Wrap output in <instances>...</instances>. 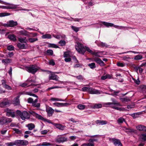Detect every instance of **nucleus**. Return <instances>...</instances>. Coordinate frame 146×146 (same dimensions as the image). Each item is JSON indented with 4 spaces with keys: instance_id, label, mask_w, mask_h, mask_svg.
I'll use <instances>...</instances> for the list:
<instances>
[{
    "instance_id": "obj_1",
    "label": "nucleus",
    "mask_w": 146,
    "mask_h": 146,
    "mask_svg": "<svg viewBox=\"0 0 146 146\" xmlns=\"http://www.w3.org/2000/svg\"><path fill=\"white\" fill-rule=\"evenodd\" d=\"M3 4L7 5V6H1V9H15L17 8V5H14L5 2L3 1L1 3Z\"/></svg>"
},
{
    "instance_id": "obj_2",
    "label": "nucleus",
    "mask_w": 146,
    "mask_h": 146,
    "mask_svg": "<svg viewBox=\"0 0 146 146\" xmlns=\"http://www.w3.org/2000/svg\"><path fill=\"white\" fill-rule=\"evenodd\" d=\"M83 92H88L90 94H100V93L98 90H96L89 87H84L82 88Z\"/></svg>"
},
{
    "instance_id": "obj_3",
    "label": "nucleus",
    "mask_w": 146,
    "mask_h": 146,
    "mask_svg": "<svg viewBox=\"0 0 146 146\" xmlns=\"http://www.w3.org/2000/svg\"><path fill=\"white\" fill-rule=\"evenodd\" d=\"M17 113L20 116L22 120H25L26 119H29L30 118L29 113L27 111H24L21 112L19 110H17L16 111Z\"/></svg>"
},
{
    "instance_id": "obj_4",
    "label": "nucleus",
    "mask_w": 146,
    "mask_h": 146,
    "mask_svg": "<svg viewBox=\"0 0 146 146\" xmlns=\"http://www.w3.org/2000/svg\"><path fill=\"white\" fill-rule=\"evenodd\" d=\"M26 69L29 72L34 74L39 69V68L36 65H32L27 66Z\"/></svg>"
},
{
    "instance_id": "obj_5",
    "label": "nucleus",
    "mask_w": 146,
    "mask_h": 146,
    "mask_svg": "<svg viewBox=\"0 0 146 146\" xmlns=\"http://www.w3.org/2000/svg\"><path fill=\"white\" fill-rule=\"evenodd\" d=\"M21 29H23V30L20 31L18 32V33L19 35L27 36V37H30V35L31 34L33 35L34 36H36L37 35V33H36L33 34L32 33H30L27 31L23 28H21Z\"/></svg>"
},
{
    "instance_id": "obj_6",
    "label": "nucleus",
    "mask_w": 146,
    "mask_h": 146,
    "mask_svg": "<svg viewBox=\"0 0 146 146\" xmlns=\"http://www.w3.org/2000/svg\"><path fill=\"white\" fill-rule=\"evenodd\" d=\"M12 119L11 118L5 117H2L0 118V124L3 125L5 124H8L11 123Z\"/></svg>"
},
{
    "instance_id": "obj_7",
    "label": "nucleus",
    "mask_w": 146,
    "mask_h": 146,
    "mask_svg": "<svg viewBox=\"0 0 146 146\" xmlns=\"http://www.w3.org/2000/svg\"><path fill=\"white\" fill-rule=\"evenodd\" d=\"M88 48L86 46H75V48L77 52L79 53L84 54L86 51H87V48Z\"/></svg>"
},
{
    "instance_id": "obj_8",
    "label": "nucleus",
    "mask_w": 146,
    "mask_h": 146,
    "mask_svg": "<svg viewBox=\"0 0 146 146\" xmlns=\"http://www.w3.org/2000/svg\"><path fill=\"white\" fill-rule=\"evenodd\" d=\"M46 110L48 116L49 117L52 116L54 111V110L48 106H46Z\"/></svg>"
},
{
    "instance_id": "obj_9",
    "label": "nucleus",
    "mask_w": 146,
    "mask_h": 146,
    "mask_svg": "<svg viewBox=\"0 0 146 146\" xmlns=\"http://www.w3.org/2000/svg\"><path fill=\"white\" fill-rule=\"evenodd\" d=\"M10 105L9 101L7 99H4L0 103V106L1 108H5Z\"/></svg>"
},
{
    "instance_id": "obj_10",
    "label": "nucleus",
    "mask_w": 146,
    "mask_h": 146,
    "mask_svg": "<svg viewBox=\"0 0 146 146\" xmlns=\"http://www.w3.org/2000/svg\"><path fill=\"white\" fill-rule=\"evenodd\" d=\"M67 141V138L63 136L58 137L55 139V141L58 143H63Z\"/></svg>"
},
{
    "instance_id": "obj_11",
    "label": "nucleus",
    "mask_w": 146,
    "mask_h": 146,
    "mask_svg": "<svg viewBox=\"0 0 146 146\" xmlns=\"http://www.w3.org/2000/svg\"><path fill=\"white\" fill-rule=\"evenodd\" d=\"M111 100L112 102H108L106 103V104L107 105H113L115 106H121L120 104L115 99L111 98Z\"/></svg>"
},
{
    "instance_id": "obj_12",
    "label": "nucleus",
    "mask_w": 146,
    "mask_h": 146,
    "mask_svg": "<svg viewBox=\"0 0 146 146\" xmlns=\"http://www.w3.org/2000/svg\"><path fill=\"white\" fill-rule=\"evenodd\" d=\"M111 140L115 146H122V144L119 139L113 138L111 139Z\"/></svg>"
},
{
    "instance_id": "obj_13",
    "label": "nucleus",
    "mask_w": 146,
    "mask_h": 146,
    "mask_svg": "<svg viewBox=\"0 0 146 146\" xmlns=\"http://www.w3.org/2000/svg\"><path fill=\"white\" fill-rule=\"evenodd\" d=\"M6 112V115L8 117H14L15 116V112L13 110L7 109V110Z\"/></svg>"
},
{
    "instance_id": "obj_14",
    "label": "nucleus",
    "mask_w": 146,
    "mask_h": 146,
    "mask_svg": "<svg viewBox=\"0 0 146 146\" xmlns=\"http://www.w3.org/2000/svg\"><path fill=\"white\" fill-rule=\"evenodd\" d=\"M92 61H95L101 66H103L104 65V62L100 58H93V60Z\"/></svg>"
},
{
    "instance_id": "obj_15",
    "label": "nucleus",
    "mask_w": 146,
    "mask_h": 146,
    "mask_svg": "<svg viewBox=\"0 0 146 146\" xmlns=\"http://www.w3.org/2000/svg\"><path fill=\"white\" fill-rule=\"evenodd\" d=\"M53 105L58 107L67 106L70 105L68 103H61L59 102H56L53 103Z\"/></svg>"
},
{
    "instance_id": "obj_16",
    "label": "nucleus",
    "mask_w": 146,
    "mask_h": 146,
    "mask_svg": "<svg viewBox=\"0 0 146 146\" xmlns=\"http://www.w3.org/2000/svg\"><path fill=\"white\" fill-rule=\"evenodd\" d=\"M87 51L90 53L92 55H94L96 56L100 57V56L99 55V54L100 53H102V52H93L91 49H90L89 48H87Z\"/></svg>"
},
{
    "instance_id": "obj_17",
    "label": "nucleus",
    "mask_w": 146,
    "mask_h": 146,
    "mask_svg": "<svg viewBox=\"0 0 146 146\" xmlns=\"http://www.w3.org/2000/svg\"><path fill=\"white\" fill-rule=\"evenodd\" d=\"M48 77L50 80H54L56 81H58L59 78V77L57 75L52 74H49Z\"/></svg>"
},
{
    "instance_id": "obj_18",
    "label": "nucleus",
    "mask_w": 146,
    "mask_h": 146,
    "mask_svg": "<svg viewBox=\"0 0 146 146\" xmlns=\"http://www.w3.org/2000/svg\"><path fill=\"white\" fill-rule=\"evenodd\" d=\"M136 128L139 131H146V127L142 125H139L136 127Z\"/></svg>"
},
{
    "instance_id": "obj_19",
    "label": "nucleus",
    "mask_w": 146,
    "mask_h": 146,
    "mask_svg": "<svg viewBox=\"0 0 146 146\" xmlns=\"http://www.w3.org/2000/svg\"><path fill=\"white\" fill-rule=\"evenodd\" d=\"M31 113L33 115L35 116L37 118L44 121V118L41 115L38 114V113H36L33 111H32Z\"/></svg>"
},
{
    "instance_id": "obj_20",
    "label": "nucleus",
    "mask_w": 146,
    "mask_h": 146,
    "mask_svg": "<svg viewBox=\"0 0 146 146\" xmlns=\"http://www.w3.org/2000/svg\"><path fill=\"white\" fill-rule=\"evenodd\" d=\"M43 35L42 36L41 38L43 39H49L52 38V37L51 35L50 34L46 33L43 35V33H40Z\"/></svg>"
},
{
    "instance_id": "obj_21",
    "label": "nucleus",
    "mask_w": 146,
    "mask_h": 146,
    "mask_svg": "<svg viewBox=\"0 0 146 146\" xmlns=\"http://www.w3.org/2000/svg\"><path fill=\"white\" fill-rule=\"evenodd\" d=\"M9 27H13L16 26L18 25L17 21H15L13 20H10L9 21Z\"/></svg>"
},
{
    "instance_id": "obj_22",
    "label": "nucleus",
    "mask_w": 146,
    "mask_h": 146,
    "mask_svg": "<svg viewBox=\"0 0 146 146\" xmlns=\"http://www.w3.org/2000/svg\"><path fill=\"white\" fill-rule=\"evenodd\" d=\"M18 39V41L22 43L27 44V42H28V40L26 37L19 38Z\"/></svg>"
},
{
    "instance_id": "obj_23",
    "label": "nucleus",
    "mask_w": 146,
    "mask_h": 146,
    "mask_svg": "<svg viewBox=\"0 0 146 146\" xmlns=\"http://www.w3.org/2000/svg\"><path fill=\"white\" fill-rule=\"evenodd\" d=\"M95 123L97 124H99L102 125H106L107 124V121L105 120H98L95 121Z\"/></svg>"
},
{
    "instance_id": "obj_24",
    "label": "nucleus",
    "mask_w": 146,
    "mask_h": 146,
    "mask_svg": "<svg viewBox=\"0 0 146 146\" xmlns=\"http://www.w3.org/2000/svg\"><path fill=\"white\" fill-rule=\"evenodd\" d=\"M20 97L19 96L16 97L14 100L13 101V104L16 105H18L20 104V101L19 98Z\"/></svg>"
},
{
    "instance_id": "obj_25",
    "label": "nucleus",
    "mask_w": 146,
    "mask_h": 146,
    "mask_svg": "<svg viewBox=\"0 0 146 146\" xmlns=\"http://www.w3.org/2000/svg\"><path fill=\"white\" fill-rule=\"evenodd\" d=\"M55 126L56 128L62 130H64L66 127L65 126L59 124H56Z\"/></svg>"
},
{
    "instance_id": "obj_26",
    "label": "nucleus",
    "mask_w": 146,
    "mask_h": 146,
    "mask_svg": "<svg viewBox=\"0 0 146 146\" xmlns=\"http://www.w3.org/2000/svg\"><path fill=\"white\" fill-rule=\"evenodd\" d=\"M102 22L103 25L108 28L110 27H112L113 25V23H108L104 21H102Z\"/></svg>"
},
{
    "instance_id": "obj_27",
    "label": "nucleus",
    "mask_w": 146,
    "mask_h": 146,
    "mask_svg": "<svg viewBox=\"0 0 146 146\" xmlns=\"http://www.w3.org/2000/svg\"><path fill=\"white\" fill-rule=\"evenodd\" d=\"M8 38L11 40L13 41H16V36L14 35H9L8 36Z\"/></svg>"
},
{
    "instance_id": "obj_28",
    "label": "nucleus",
    "mask_w": 146,
    "mask_h": 146,
    "mask_svg": "<svg viewBox=\"0 0 146 146\" xmlns=\"http://www.w3.org/2000/svg\"><path fill=\"white\" fill-rule=\"evenodd\" d=\"M26 127H28L29 130H31L35 127V126L34 124L30 123L27 124Z\"/></svg>"
},
{
    "instance_id": "obj_29",
    "label": "nucleus",
    "mask_w": 146,
    "mask_h": 146,
    "mask_svg": "<svg viewBox=\"0 0 146 146\" xmlns=\"http://www.w3.org/2000/svg\"><path fill=\"white\" fill-rule=\"evenodd\" d=\"M12 61V60L10 59L7 58L3 59L2 60V62L4 64H7L10 63Z\"/></svg>"
},
{
    "instance_id": "obj_30",
    "label": "nucleus",
    "mask_w": 146,
    "mask_h": 146,
    "mask_svg": "<svg viewBox=\"0 0 146 146\" xmlns=\"http://www.w3.org/2000/svg\"><path fill=\"white\" fill-rule=\"evenodd\" d=\"M89 143L83 144L81 146H94V143H93L91 141H88Z\"/></svg>"
},
{
    "instance_id": "obj_31",
    "label": "nucleus",
    "mask_w": 146,
    "mask_h": 146,
    "mask_svg": "<svg viewBox=\"0 0 146 146\" xmlns=\"http://www.w3.org/2000/svg\"><path fill=\"white\" fill-rule=\"evenodd\" d=\"M11 13L7 12H3L0 13V17H3L9 16L11 15Z\"/></svg>"
},
{
    "instance_id": "obj_32",
    "label": "nucleus",
    "mask_w": 146,
    "mask_h": 146,
    "mask_svg": "<svg viewBox=\"0 0 146 146\" xmlns=\"http://www.w3.org/2000/svg\"><path fill=\"white\" fill-rule=\"evenodd\" d=\"M120 100L123 102H128L130 100L129 98L127 97H126L124 98H120Z\"/></svg>"
},
{
    "instance_id": "obj_33",
    "label": "nucleus",
    "mask_w": 146,
    "mask_h": 146,
    "mask_svg": "<svg viewBox=\"0 0 146 146\" xmlns=\"http://www.w3.org/2000/svg\"><path fill=\"white\" fill-rule=\"evenodd\" d=\"M123 122H125V119L122 117L119 118L117 120V122L118 123H122Z\"/></svg>"
},
{
    "instance_id": "obj_34",
    "label": "nucleus",
    "mask_w": 146,
    "mask_h": 146,
    "mask_svg": "<svg viewBox=\"0 0 146 146\" xmlns=\"http://www.w3.org/2000/svg\"><path fill=\"white\" fill-rule=\"evenodd\" d=\"M38 40L37 38H29L28 40V42L31 43H33Z\"/></svg>"
},
{
    "instance_id": "obj_35",
    "label": "nucleus",
    "mask_w": 146,
    "mask_h": 146,
    "mask_svg": "<svg viewBox=\"0 0 146 146\" xmlns=\"http://www.w3.org/2000/svg\"><path fill=\"white\" fill-rule=\"evenodd\" d=\"M143 56L141 54H138L136 55L134 57V59L136 60H140L142 59Z\"/></svg>"
},
{
    "instance_id": "obj_36",
    "label": "nucleus",
    "mask_w": 146,
    "mask_h": 146,
    "mask_svg": "<svg viewBox=\"0 0 146 146\" xmlns=\"http://www.w3.org/2000/svg\"><path fill=\"white\" fill-rule=\"evenodd\" d=\"M129 52H132L134 54H140V53L143 54L144 53V52H136V51H129L120 53L119 54H125V53H128Z\"/></svg>"
},
{
    "instance_id": "obj_37",
    "label": "nucleus",
    "mask_w": 146,
    "mask_h": 146,
    "mask_svg": "<svg viewBox=\"0 0 146 146\" xmlns=\"http://www.w3.org/2000/svg\"><path fill=\"white\" fill-rule=\"evenodd\" d=\"M88 65L92 69H94L96 67L95 64L94 63H92L90 64H88Z\"/></svg>"
},
{
    "instance_id": "obj_38",
    "label": "nucleus",
    "mask_w": 146,
    "mask_h": 146,
    "mask_svg": "<svg viewBox=\"0 0 146 146\" xmlns=\"http://www.w3.org/2000/svg\"><path fill=\"white\" fill-rule=\"evenodd\" d=\"M102 105L101 104H95L94 106V108H99L102 107Z\"/></svg>"
},
{
    "instance_id": "obj_39",
    "label": "nucleus",
    "mask_w": 146,
    "mask_h": 146,
    "mask_svg": "<svg viewBox=\"0 0 146 146\" xmlns=\"http://www.w3.org/2000/svg\"><path fill=\"white\" fill-rule=\"evenodd\" d=\"M25 94L35 97L36 98H37L38 97V96L36 95L35 94L32 93L31 92H26Z\"/></svg>"
},
{
    "instance_id": "obj_40",
    "label": "nucleus",
    "mask_w": 146,
    "mask_h": 146,
    "mask_svg": "<svg viewBox=\"0 0 146 146\" xmlns=\"http://www.w3.org/2000/svg\"><path fill=\"white\" fill-rule=\"evenodd\" d=\"M112 27H114L117 29H125V27H123V26H118L116 25H114L113 24V25L112 26Z\"/></svg>"
},
{
    "instance_id": "obj_41",
    "label": "nucleus",
    "mask_w": 146,
    "mask_h": 146,
    "mask_svg": "<svg viewBox=\"0 0 146 146\" xmlns=\"http://www.w3.org/2000/svg\"><path fill=\"white\" fill-rule=\"evenodd\" d=\"M64 57L67 58L70 56V52H64Z\"/></svg>"
},
{
    "instance_id": "obj_42",
    "label": "nucleus",
    "mask_w": 146,
    "mask_h": 146,
    "mask_svg": "<svg viewBox=\"0 0 146 146\" xmlns=\"http://www.w3.org/2000/svg\"><path fill=\"white\" fill-rule=\"evenodd\" d=\"M16 145L20 146L21 145V140H17L15 141Z\"/></svg>"
},
{
    "instance_id": "obj_43",
    "label": "nucleus",
    "mask_w": 146,
    "mask_h": 146,
    "mask_svg": "<svg viewBox=\"0 0 146 146\" xmlns=\"http://www.w3.org/2000/svg\"><path fill=\"white\" fill-rule=\"evenodd\" d=\"M28 144V142L27 140H21V145H27Z\"/></svg>"
},
{
    "instance_id": "obj_44",
    "label": "nucleus",
    "mask_w": 146,
    "mask_h": 146,
    "mask_svg": "<svg viewBox=\"0 0 146 146\" xmlns=\"http://www.w3.org/2000/svg\"><path fill=\"white\" fill-rule=\"evenodd\" d=\"M32 106L34 107H36L37 108H39L40 107V103H33Z\"/></svg>"
},
{
    "instance_id": "obj_45",
    "label": "nucleus",
    "mask_w": 146,
    "mask_h": 146,
    "mask_svg": "<svg viewBox=\"0 0 146 146\" xmlns=\"http://www.w3.org/2000/svg\"><path fill=\"white\" fill-rule=\"evenodd\" d=\"M141 137L143 141H146V133L141 134Z\"/></svg>"
},
{
    "instance_id": "obj_46",
    "label": "nucleus",
    "mask_w": 146,
    "mask_h": 146,
    "mask_svg": "<svg viewBox=\"0 0 146 146\" xmlns=\"http://www.w3.org/2000/svg\"><path fill=\"white\" fill-rule=\"evenodd\" d=\"M72 29L76 32H77L79 30V28L72 26L71 27Z\"/></svg>"
},
{
    "instance_id": "obj_47",
    "label": "nucleus",
    "mask_w": 146,
    "mask_h": 146,
    "mask_svg": "<svg viewBox=\"0 0 146 146\" xmlns=\"http://www.w3.org/2000/svg\"><path fill=\"white\" fill-rule=\"evenodd\" d=\"M66 43V41L64 40H61L58 42V43L60 44V46H65Z\"/></svg>"
},
{
    "instance_id": "obj_48",
    "label": "nucleus",
    "mask_w": 146,
    "mask_h": 146,
    "mask_svg": "<svg viewBox=\"0 0 146 146\" xmlns=\"http://www.w3.org/2000/svg\"><path fill=\"white\" fill-rule=\"evenodd\" d=\"M85 106L84 105L79 104L78 106V108L80 110H83L85 108Z\"/></svg>"
},
{
    "instance_id": "obj_49",
    "label": "nucleus",
    "mask_w": 146,
    "mask_h": 146,
    "mask_svg": "<svg viewBox=\"0 0 146 146\" xmlns=\"http://www.w3.org/2000/svg\"><path fill=\"white\" fill-rule=\"evenodd\" d=\"M50 100L52 101H64V100H60L58 98H52L50 99Z\"/></svg>"
},
{
    "instance_id": "obj_50",
    "label": "nucleus",
    "mask_w": 146,
    "mask_h": 146,
    "mask_svg": "<svg viewBox=\"0 0 146 146\" xmlns=\"http://www.w3.org/2000/svg\"><path fill=\"white\" fill-rule=\"evenodd\" d=\"M135 130L134 129L129 128H128L127 131H125L126 132H134Z\"/></svg>"
},
{
    "instance_id": "obj_51",
    "label": "nucleus",
    "mask_w": 146,
    "mask_h": 146,
    "mask_svg": "<svg viewBox=\"0 0 146 146\" xmlns=\"http://www.w3.org/2000/svg\"><path fill=\"white\" fill-rule=\"evenodd\" d=\"M117 65L118 66L120 67H124L125 65L124 64L119 62H117Z\"/></svg>"
},
{
    "instance_id": "obj_52",
    "label": "nucleus",
    "mask_w": 146,
    "mask_h": 146,
    "mask_svg": "<svg viewBox=\"0 0 146 146\" xmlns=\"http://www.w3.org/2000/svg\"><path fill=\"white\" fill-rule=\"evenodd\" d=\"M15 141L14 142H9L7 143L6 145L8 146H13L15 145H16Z\"/></svg>"
},
{
    "instance_id": "obj_53",
    "label": "nucleus",
    "mask_w": 146,
    "mask_h": 146,
    "mask_svg": "<svg viewBox=\"0 0 146 146\" xmlns=\"http://www.w3.org/2000/svg\"><path fill=\"white\" fill-rule=\"evenodd\" d=\"M13 130L16 133L19 134L21 133V131L19 129L16 128H13Z\"/></svg>"
},
{
    "instance_id": "obj_54",
    "label": "nucleus",
    "mask_w": 146,
    "mask_h": 146,
    "mask_svg": "<svg viewBox=\"0 0 146 146\" xmlns=\"http://www.w3.org/2000/svg\"><path fill=\"white\" fill-rule=\"evenodd\" d=\"M51 145V144L47 142H44L42 143V146H48Z\"/></svg>"
},
{
    "instance_id": "obj_55",
    "label": "nucleus",
    "mask_w": 146,
    "mask_h": 146,
    "mask_svg": "<svg viewBox=\"0 0 146 146\" xmlns=\"http://www.w3.org/2000/svg\"><path fill=\"white\" fill-rule=\"evenodd\" d=\"M33 100L32 98H29L27 99V102L28 103L32 104V105H33Z\"/></svg>"
},
{
    "instance_id": "obj_56",
    "label": "nucleus",
    "mask_w": 146,
    "mask_h": 146,
    "mask_svg": "<svg viewBox=\"0 0 146 146\" xmlns=\"http://www.w3.org/2000/svg\"><path fill=\"white\" fill-rule=\"evenodd\" d=\"M46 52L47 54L50 55H52L53 54V51L49 49L47 50Z\"/></svg>"
},
{
    "instance_id": "obj_57",
    "label": "nucleus",
    "mask_w": 146,
    "mask_h": 146,
    "mask_svg": "<svg viewBox=\"0 0 146 146\" xmlns=\"http://www.w3.org/2000/svg\"><path fill=\"white\" fill-rule=\"evenodd\" d=\"M49 64L50 65H52V66H54L55 64V63L54 61V60L53 59L51 60L49 62Z\"/></svg>"
},
{
    "instance_id": "obj_58",
    "label": "nucleus",
    "mask_w": 146,
    "mask_h": 146,
    "mask_svg": "<svg viewBox=\"0 0 146 146\" xmlns=\"http://www.w3.org/2000/svg\"><path fill=\"white\" fill-rule=\"evenodd\" d=\"M133 80H134V82L135 84H139L140 82L139 80V79H138L137 80H136V79H135L134 78H133Z\"/></svg>"
},
{
    "instance_id": "obj_59",
    "label": "nucleus",
    "mask_w": 146,
    "mask_h": 146,
    "mask_svg": "<svg viewBox=\"0 0 146 146\" xmlns=\"http://www.w3.org/2000/svg\"><path fill=\"white\" fill-rule=\"evenodd\" d=\"M14 49V46H7V49L9 50H13Z\"/></svg>"
},
{
    "instance_id": "obj_60",
    "label": "nucleus",
    "mask_w": 146,
    "mask_h": 146,
    "mask_svg": "<svg viewBox=\"0 0 146 146\" xmlns=\"http://www.w3.org/2000/svg\"><path fill=\"white\" fill-rule=\"evenodd\" d=\"M76 78L78 80H83L84 79L82 75H79L76 76Z\"/></svg>"
},
{
    "instance_id": "obj_61",
    "label": "nucleus",
    "mask_w": 146,
    "mask_h": 146,
    "mask_svg": "<svg viewBox=\"0 0 146 146\" xmlns=\"http://www.w3.org/2000/svg\"><path fill=\"white\" fill-rule=\"evenodd\" d=\"M3 87L9 90H10L11 89V87L10 86L6 84H4V86H3Z\"/></svg>"
},
{
    "instance_id": "obj_62",
    "label": "nucleus",
    "mask_w": 146,
    "mask_h": 146,
    "mask_svg": "<svg viewBox=\"0 0 146 146\" xmlns=\"http://www.w3.org/2000/svg\"><path fill=\"white\" fill-rule=\"evenodd\" d=\"M119 92V91L118 90L117 91H114V94H111V95L113 96H114V95L117 96V94H118Z\"/></svg>"
},
{
    "instance_id": "obj_63",
    "label": "nucleus",
    "mask_w": 146,
    "mask_h": 146,
    "mask_svg": "<svg viewBox=\"0 0 146 146\" xmlns=\"http://www.w3.org/2000/svg\"><path fill=\"white\" fill-rule=\"evenodd\" d=\"M98 46H106L107 44L105 43H103L102 42H99L98 44Z\"/></svg>"
},
{
    "instance_id": "obj_64",
    "label": "nucleus",
    "mask_w": 146,
    "mask_h": 146,
    "mask_svg": "<svg viewBox=\"0 0 146 146\" xmlns=\"http://www.w3.org/2000/svg\"><path fill=\"white\" fill-rule=\"evenodd\" d=\"M52 36H53L54 37V38H57V39H60V35H56L53 34L52 35Z\"/></svg>"
}]
</instances>
